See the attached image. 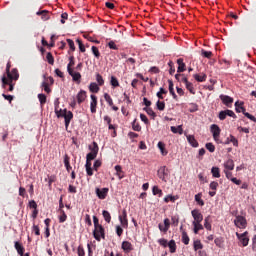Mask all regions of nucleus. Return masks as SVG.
I'll return each mask as SVG.
<instances>
[{
	"label": "nucleus",
	"instance_id": "60",
	"mask_svg": "<svg viewBox=\"0 0 256 256\" xmlns=\"http://www.w3.org/2000/svg\"><path fill=\"white\" fill-rule=\"evenodd\" d=\"M210 189H212V191H217V188L219 187V183L218 182H215V181H212L210 183Z\"/></svg>",
	"mask_w": 256,
	"mask_h": 256
},
{
	"label": "nucleus",
	"instance_id": "59",
	"mask_svg": "<svg viewBox=\"0 0 256 256\" xmlns=\"http://www.w3.org/2000/svg\"><path fill=\"white\" fill-rule=\"evenodd\" d=\"M158 243H159V245H161L162 247H167L168 244H169V242H167V239H165V238L159 239V240H158Z\"/></svg>",
	"mask_w": 256,
	"mask_h": 256
},
{
	"label": "nucleus",
	"instance_id": "57",
	"mask_svg": "<svg viewBox=\"0 0 256 256\" xmlns=\"http://www.w3.org/2000/svg\"><path fill=\"white\" fill-rule=\"evenodd\" d=\"M226 111V116L228 117H232L233 119H237V115L235 114V112H233V110H225Z\"/></svg>",
	"mask_w": 256,
	"mask_h": 256
},
{
	"label": "nucleus",
	"instance_id": "3",
	"mask_svg": "<svg viewBox=\"0 0 256 256\" xmlns=\"http://www.w3.org/2000/svg\"><path fill=\"white\" fill-rule=\"evenodd\" d=\"M90 153L87 154L86 159L88 161H93L97 157V153H99V146L97 145V142H93V147H89Z\"/></svg>",
	"mask_w": 256,
	"mask_h": 256
},
{
	"label": "nucleus",
	"instance_id": "49",
	"mask_svg": "<svg viewBox=\"0 0 256 256\" xmlns=\"http://www.w3.org/2000/svg\"><path fill=\"white\" fill-rule=\"evenodd\" d=\"M158 99H163V95H167V90H165L163 87L160 88V91L157 92Z\"/></svg>",
	"mask_w": 256,
	"mask_h": 256
},
{
	"label": "nucleus",
	"instance_id": "45",
	"mask_svg": "<svg viewBox=\"0 0 256 256\" xmlns=\"http://www.w3.org/2000/svg\"><path fill=\"white\" fill-rule=\"evenodd\" d=\"M91 49H92V53L96 57V59H99V57H101V53H99V48H97L96 46H92Z\"/></svg>",
	"mask_w": 256,
	"mask_h": 256
},
{
	"label": "nucleus",
	"instance_id": "4",
	"mask_svg": "<svg viewBox=\"0 0 256 256\" xmlns=\"http://www.w3.org/2000/svg\"><path fill=\"white\" fill-rule=\"evenodd\" d=\"M157 176L161 179V181L167 183V177H169V169L167 166H161L157 171Z\"/></svg>",
	"mask_w": 256,
	"mask_h": 256
},
{
	"label": "nucleus",
	"instance_id": "17",
	"mask_svg": "<svg viewBox=\"0 0 256 256\" xmlns=\"http://www.w3.org/2000/svg\"><path fill=\"white\" fill-rule=\"evenodd\" d=\"M188 143L191 145V147H199V142L195 139V136L193 135H187L186 136Z\"/></svg>",
	"mask_w": 256,
	"mask_h": 256
},
{
	"label": "nucleus",
	"instance_id": "7",
	"mask_svg": "<svg viewBox=\"0 0 256 256\" xmlns=\"http://www.w3.org/2000/svg\"><path fill=\"white\" fill-rule=\"evenodd\" d=\"M234 224L236 227H239V229H245V227H247V220L243 216H236Z\"/></svg>",
	"mask_w": 256,
	"mask_h": 256
},
{
	"label": "nucleus",
	"instance_id": "10",
	"mask_svg": "<svg viewBox=\"0 0 256 256\" xmlns=\"http://www.w3.org/2000/svg\"><path fill=\"white\" fill-rule=\"evenodd\" d=\"M7 77L10 79L11 82L17 81V79H19V72L17 71V69H13L11 72H9L8 68Z\"/></svg>",
	"mask_w": 256,
	"mask_h": 256
},
{
	"label": "nucleus",
	"instance_id": "31",
	"mask_svg": "<svg viewBox=\"0 0 256 256\" xmlns=\"http://www.w3.org/2000/svg\"><path fill=\"white\" fill-rule=\"evenodd\" d=\"M193 247L194 251H199V249H203V244H201V240H194Z\"/></svg>",
	"mask_w": 256,
	"mask_h": 256
},
{
	"label": "nucleus",
	"instance_id": "32",
	"mask_svg": "<svg viewBox=\"0 0 256 256\" xmlns=\"http://www.w3.org/2000/svg\"><path fill=\"white\" fill-rule=\"evenodd\" d=\"M102 215L106 223H111V214L107 210H103Z\"/></svg>",
	"mask_w": 256,
	"mask_h": 256
},
{
	"label": "nucleus",
	"instance_id": "42",
	"mask_svg": "<svg viewBox=\"0 0 256 256\" xmlns=\"http://www.w3.org/2000/svg\"><path fill=\"white\" fill-rule=\"evenodd\" d=\"M104 99L106 102H108V105L110 107H113V99L111 98V96L108 93L104 94Z\"/></svg>",
	"mask_w": 256,
	"mask_h": 256
},
{
	"label": "nucleus",
	"instance_id": "13",
	"mask_svg": "<svg viewBox=\"0 0 256 256\" xmlns=\"http://www.w3.org/2000/svg\"><path fill=\"white\" fill-rule=\"evenodd\" d=\"M68 74L70 77H72L73 81H76L77 83H81V73L74 72L73 69L69 68Z\"/></svg>",
	"mask_w": 256,
	"mask_h": 256
},
{
	"label": "nucleus",
	"instance_id": "21",
	"mask_svg": "<svg viewBox=\"0 0 256 256\" xmlns=\"http://www.w3.org/2000/svg\"><path fill=\"white\" fill-rule=\"evenodd\" d=\"M122 249L123 251H126L127 253H129V251H133V246L129 241H124L122 242Z\"/></svg>",
	"mask_w": 256,
	"mask_h": 256
},
{
	"label": "nucleus",
	"instance_id": "25",
	"mask_svg": "<svg viewBox=\"0 0 256 256\" xmlns=\"http://www.w3.org/2000/svg\"><path fill=\"white\" fill-rule=\"evenodd\" d=\"M89 90L91 93H99V85H97L95 82H92L89 85Z\"/></svg>",
	"mask_w": 256,
	"mask_h": 256
},
{
	"label": "nucleus",
	"instance_id": "44",
	"mask_svg": "<svg viewBox=\"0 0 256 256\" xmlns=\"http://www.w3.org/2000/svg\"><path fill=\"white\" fill-rule=\"evenodd\" d=\"M64 165L66 167V171H71L72 167L71 165L69 164V157L66 155L65 158H64Z\"/></svg>",
	"mask_w": 256,
	"mask_h": 256
},
{
	"label": "nucleus",
	"instance_id": "48",
	"mask_svg": "<svg viewBox=\"0 0 256 256\" xmlns=\"http://www.w3.org/2000/svg\"><path fill=\"white\" fill-rule=\"evenodd\" d=\"M96 81L100 86L105 84V80H103V76H101V74L99 73L96 74Z\"/></svg>",
	"mask_w": 256,
	"mask_h": 256
},
{
	"label": "nucleus",
	"instance_id": "2",
	"mask_svg": "<svg viewBox=\"0 0 256 256\" xmlns=\"http://www.w3.org/2000/svg\"><path fill=\"white\" fill-rule=\"evenodd\" d=\"M235 111L236 113H243L247 117V119H250V121H253V123H256V118L255 116L251 115L250 113L246 112L245 107H243L244 102H235Z\"/></svg>",
	"mask_w": 256,
	"mask_h": 256
},
{
	"label": "nucleus",
	"instance_id": "55",
	"mask_svg": "<svg viewBox=\"0 0 256 256\" xmlns=\"http://www.w3.org/2000/svg\"><path fill=\"white\" fill-rule=\"evenodd\" d=\"M230 143H233L234 147H239V141L233 135H230Z\"/></svg>",
	"mask_w": 256,
	"mask_h": 256
},
{
	"label": "nucleus",
	"instance_id": "58",
	"mask_svg": "<svg viewBox=\"0 0 256 256\" xmlns=\"http://www.w3.org/2000/svg\"><path fill=\"white\" fill-rule=\"evenodd\" d=\"M76 42L78 43L81 53H85V45H83V42L80 39H77Z\"/></svg>",
	"mask_w": 256,
	"mask_h": 256
},
{
	"label": "nucleus",
	"instance_id": "29",
	"mask_svg": "<svg viewBox=\"0 0 256 256\" xmlns=\"http://www.w3.org/2000/svg\"><path fill=\"white\" fill-rule=\"evenodd\" d=\"M203 196V194L198 193L195 195V201L198 205H200V207H203V205H205V201H203V199H201V197Z\"/></svg>",
	"mask_w": 256,
	"mask_h": 256
},
{
	"label": "nucleus",
	"instance_id": "46",
	"mask_svg": "<svg viewBox=\"0 0 256 256\" xmlns=\"http://www.w3.org/2000/svg\"><path fill=\"white\" fill-rule=\"evenodd\" d=\"M201 55L206 59H211V57L213 56V52L202 50Z\"/></svg>",
	"mask_w": 256,
	"mask_h": 256
},
{
	"label": "nucleus",
	"instance_id": "23",
	"mask_svg": "<svg viewBox=\"0 0 256 256\" xmlns=\"http://www.w3.org/2000/svg\"><path fill=\"white\" fill-rule=\"evenodd\" d=\"M2 85L3 87H5L6 85H9V91H13L14 89L13 82L8 81L7 78H5V76L2 77Z\"/></svg>",
	"mask_w": 256,
	"mask_h": 256
},
{
	"label": "nucleus",
	"instance_id": "54",
	"mask_svg": "<svg viewBox=\"0 0 256 256\" xmlns=\"http://www.w3.org/2000/svg\"><path fill=\"white\" fill-rule=\"evenodd\" d=\"M112 87H119V80H117V78L115 76L111 77V81H110Z\"/></svg>",
	"mask_w": 256,
	"mask_h": 256
},
{
	"label": "nucleus",
	"instance_id": "37",
	"mask_svg": "<svg viewBox=\"0 0 256 256\" xmlns=\"http://www.w3.org/2000/svg\"><path fill=\"white\" fill-rule=\"evenodd\" d=\"M46 59L49 65H53L55 63V58H53V54H51V52L47 53Z\"/></svg>",
	"mask_w": 256,
	"mask_h": 256
},
{
	"label": "nucleus",
	"instance_id": "62",
	"mask_svg": "<svg viewBox=\"0 0 256 256\" xmlns=\"http://www.w3.org/2000/svg\"><path fill=\"white\" fill-rule=\"evenodd\" d=\"M67 43H68L71 51H75V42H73V40H71V39H67Z\"/></svg>",
	"mask_w": 256,
	"mask_h": 256
},
{
	"label": "nucleus",
	"instance_id": "35",
	"mask_svg": "<svg viewBox=\"0 0 256 256\" xmlns=\"http://www.w3.org/2000/svg\"><path fill=\"white\" fill-rule=\"evenodd\" d=\"M182 243H184V245H189V235H187V232L185 231L182 232Z\"/></svg>",
	"mask_w": 256,
	"mask_h": 256
},
{
	"label": "nucleus",
	"instance_id": "1",
	"mask_svg": "<svg viewBox=\"0 0 256 256\" xmlns=\"http://www.w3.org/2000/svg\"><path fill=\"white\" fill-rule=\"evenodd\" d=\"M55 113H56V116L59 118V117H64V120H65V127L67 129V127H69V123H71V119H73V112L71 111H68L67 112V109H60V110H57V107H55Z\"/></svg>",
	"mask_w": 256,
	"mask_h": 256
},
{
	"label": "nucleus",
	"instance_id": "22",
	"mask_svg": "<svg viewBox=\"0 0 256 256\" xmlns=\"http://www.w3.org/2000/svg\"><path fill=\"white\" fill-rule=\"evenodd\" d=\"M169 86V93L170 95H172L173 99H175L177 101V94H175V89L173 88V81L172 80H168Z\"/></svg>",
	"mask_w": 256,
	"mask_h": 256
},
{
	"label": "nucleus",
	"instance_id": "56",
	"mask_svg": "<svg viewBox=\"0 0 256 256\" xmlns=\"http://www.w3.org/2000/svg\"><path fill=\"white\" fill-rule=\"evenodd\" d=\"M191 108H189L190 113H195V111H199V106L195 103L190 104Z\"/></svg>",
	"mask_w": 256,
	"mask_h": 256
},
{
	"label": "nucleus",
	"instance_id": "43",
	"mask_svg": "<svg viewBox=\"0 0 256 256\" xmlns=\"http://www.w3.org/2000/svg\"><path fill=\"white\" fill-rule=\"evenodd\" d=\"M132 129H133V131H141V125H139V123H137V119H135L132 122Z\"/></svg>",
	"mask_w": 256,
	"mask_h": 256
},
{
	"label": "nucleus",
	"instance_id": "47",
	"mask_svg": "<svg viewBox=\"0 0 256 256\" xmlns=\"http://www.w3.org/2000/svg\"><path fill=\"white\" fill-rule=\"evenodd\" d=\"M156 107L158 111H165V102L157 101Z\"/></svg>",
	"mask_w": 256,
	"mask_h": 256
},
{
	"label": "nucleus",
	"instance_id": "39",
	"mask_svg": "<svg viewBox=\"0 0 256 256\" xmlns=\"http://www.w3.org/2000/svg\"><path fill=\"white\" fill-rule=\"evenodd\" d=\"M158 149H160L161 155H167V151L165 150V143L158 142Z\"/></svg>",
	"mask_w": 256,
	"mask_h": 256
},
{
	"label": "nucleus",
	"instance_id": "18",
	"mask_svg": "<svg viewBox=\"0 0 256 256\" xmlns=\"http://www.w3.org/2000/svg\"><path fill=\"white\" fill-rule=\"evenodd\" d=\"M85 99H87V92H85V90H81L77 94V101L79 104H81V103H83V101H85Z\"/></svg>",
	"mask_w": 256,
	"mask_h": 256
},
{
	"label": "nucleus",
	"instance_id": "16",
	"mask_svg": "<svg viewBox=\"0 0 256 256\" xmlns=\"http://www.w3.org/2000/svg\"><path fill=\"white\" fill-rule=\"evenodd\" d=\"M235 169V162L233 159H229L224 163V170L233 171Z\"/></svg>",
	"mask_w": 256,
	"mask_h": 256
},
{
	"label": "nucleus",
	"instance_id": "15",
	"mask_svg": "<svg viewBox=\"0 0 256 256\" xmlns=\"http://www.w3.org/2000/svg\"><path fill=\"white\" fill-rule=\"evenodd\" d=\"M182 83H185L186 89H188V91L192 95H195V88H193V83L189 82V80H187V77L182 78Z\"/></svg>",
	"mask_w": 256,
	"mask_h": 256
},
{
	"label": "nucleus",
	"instance_id": "41",
	"mask_svg": "<svg viewBox=\"0 0 256 256\" xmlns=\"http://www.w3.org/2000/svg\"><path fill=\"white\" fill-rule=\"evenodd\" d=\"M60 213H62V215L59 216V223H65L67 221V214H65V210H60Z\"/></svg>",
	"mask_w": 256,
	"mask_h": 256
},
{
	"label": "nucleus",
	"instance_id": "52",
	"mask_svg": "<svg viewBox=\"0 0 256 256\" xmlns=\"http://www.w3.org/2000/svg\"><path fill=\"white\" fill-rule=\"evenodd\" d=\"M206 149H207L210 153H215V145H213V143H211V142L206 143Z\"/></svg>",
	"mask_w": 256,
	"mask_h": 256
},
{
	"label": "nucleus",
	"instance_id": "14",
	"mask_svg": "<svg viewBox=\"0 0 256 256\" xmlns=\"http://www.w3.org/2000/svg\"><path fill=\"white\" fill-rule=\"evenodd\" d=\"M90 111L91 113H97V96L91 95Z\"/></svg>",
	"mask_w": 256,
	"mask_h": 256
},
{
	"label": "nucleus",
	"instance_id": "20",
	"mask_svg": "<svg viewBox=\"0 0 256 256\" xmlns=\"http://www.w3.org/2000/svg\"><path fill=\"white\" fill-rule=\"evenodd\" d=\"M178 63V69H177V73H183L185 71V67L186 65L183 63V58H179L177 60Z\"/></svg>",
	"mask_w": 256,
	"mask_h": 256
},
{
	"label": "nucleus",
	"instance_id": "34",
	"mask_svg": "<svg viewBox=\"0 0 256 256\" xmlns=\"http://www.w3.org/2000/svg\"><path fill=\"white\" fill-rule=\"evenodd\" d=\"M211 216H208L204 219V227L207 231H211V223H209Z\"/></svg>",
	"mask_w": 256,
	"mask_h": 256
},
{
	"label": "nucleus",
	"instance_id": "19",
	"mask_svg": "<svg viewBox=\"0 0 256 256\" xmlns=\"http://www.w3.org/2000/svg\"><path fill=\"white\" fill-rule=\"evenodd\" d=\"M14 247H15V249H16L18 255H20V256H23V255H24V253H25V248L23 247V245H21V243L15 242Z\"/></svg>",
	"mask_w": 256,
	"mask_h": 256
},
{
	"label": "nucleus",
	"instance_id": "63",
	"mask_svg": "<svg viewBox=\"0 0 256 256\" xmlns=\"http://www.w3.org/2000/svg\"><path fill=\"white\" fill-rule=\"evenodd\" d=\"M165 203H169V201L175 202V196L168 195L164 198Z\"/></svg>",
	"mask_w": 256,
	"mask_h": 256
},
{
	"label": "nucleus",
	"instance_id": "36",
	"mask_svg": "<svg viewBox=\"0 0 256 256\" xmlns=\"http://www.w3.org/2000/svg\"><path fill=\"white\" fill-rule=\"evenodd\" d=\"M153 195H159L161 197L163 195V190L159 189L158 186H154L152 188Z\"/></svg>",
	"mask_w": 256,
	"mask_h": 256
},
{
	"label": "nucleus",
	"instance_id": "26",
	"mask_svg": "<svg viewBox=\"0 0 256 256\" xmlns=\"http://www.w3.org/2000/svg\"><path fill=\"white\" fill-rule=\"evenodd\" d=\"M211 173H212V176L216 179H219V177H221V172L219 170V167H212Z\"/></svg>",
	"mask_w": 256,
	"mask_h": 256
},
{
	"label": "nucleus",
	"instance_id": "9",
	"mask_svg": "<svg viewBox=\"0 0 256 256\" xmlns=\"http://www.w3.org/2000/svg\"><path fill=\"white\" fill-rule=\"evenodd\" d=\"M247 232H244L240 234L239 232H236V237L241 241L243 247H247L249 245V238L246 237Z\"/></svg>",
	"mask_w": 256,
	"mask_h": 256
},
{
	"label": "nucleus",
	"instance_id": "38",
	"mask_svg": "<svg viewBox=\"0 0 256 256\" xmlns=\"http://www.w3.org/2000/svg\"><path fill=\"white\" fill-rule=\"evenodd\" d=\"M171 226V221L169 218L164 219V233H167L169 231V227Z\"/></svg>",
	"mask_w": 256,
	"mask_h": 256
},
{
	"label": "nucleus",
	"instance_id": "24",
	"mask_svg": "<svg viewBox=\"0 0 256 256\" xmlns=\"http://www.w3.org/2000/svg\"><path fill=\"white\" fill-rule=\"evenodd\" d=\"M171 131L172 133H175V134H179V135H183V126L182 125H179L178 127H175V126H171Z\"/></svg>",
	"mask_w": 256,
	"mask_h": 256
},
{
	"label": "nucleus",
	"instance_id": "12",
	"mask_svg": "<svg viewBox=\"0 0 256 256\" xmlns=\"http://www.w3.org/2000/svg\"><path fill=\"white\" fill-rule=\"evenodd\" d=\"M107 193H109V188H96V195L98 199H105V197H107Z\"/></svg>",
	"mask_w": 256,
	"mask_h": 256
},
{
	"label": "nucleus",
	"instance_id": "6",
	"mask_svg": "<svg viewBox=\"0 0 256 256\" xmlns=\"http://www.w3.org/2000/svg\"><path fill=\"white\" fill-rule=\"evenodd\" d=\"M210 131L213 135L214 141L219 143V136L221 135V128H219V126L217 124H212L210 126Z\"/></svg>",
	"mask_w": 256,
	"mask_h": 256
},
{
	"label": "nucleus",
	"instance_id": "50",
	"mask_svg": "<svg viewBox=\"0 0 256 256\" xmlns=\"http://www.w3.org/2000/svg\"><path fill=\"white\" fill-rule=\"evenodd\" d=\"M218 119H220V121H225V119H227V112L225 110L220 111Z\"/></svg>",
	"mask_w": 256,
	"mask_h": 256
},
{
	"label": "nucleus",
	"instance_id": "61",
	"mask_svg": "<svg viewBox=\"0 0 256 256\" xmlns=\"http://www.w3.org/2000/svg\"><path fill=\"white\" fill-rule=\"evenodd\" d=\"M42 87L46 93H51V88H49V84H47V82H42Z\"/></svg>",
	"mask_w": 256,
	"mask_h": 256
},
{
	"label": "nucleus",
	"instance_id": "33",
	"mask_svg": "<svg viewBox=\"0 0 256 256\" xmlns=\"http://www.w3.org/2000/svg\"><path fill=\"white\" fill-rule=\"evenodd\" d=\"M194 79L198 81V83H203L205 79H207V75L203 74L202 76H199V74L193 75Z\"/></svg>",
	"mask_w": 256,
	"mask_h": 256
},
{
	"label": "nucleus",
	"instance_id": "11",
	"mask_svg": "<svg viewBox=\"0 0 256 256\" xmlns=\"http://www.w3.org/2000/svg\"><path fill=\"white\" fill-rule=\"evenodd\" d=\"M220 99L226 107H231V105H233V98L230 96L221 94Z\"/></svg>",
	"mask_w": 256,
	"mask_h": 256
},
{
	"label": "nucleus",
	"instance_id": "27",
	"mask_svg": "<svg viewBox=\"0 0 256 256\" xmlns=\"http://www.w3.org/2000/svg\"><path fill=\"white\" fill-rule=\"evenodd\" d=\"M168 247L170 249V253H175L177 251V244L175 243V240H170Z\"/></svg>",
	"mask_w": 256,
	"mask_h": 256
},
{
	"label": "nucleus",
	"instance_id": "64",
	"mask_svg": "<svg viewBox=\"0 0 256 256\" xmlns=\"http://www.w3.org/2000/svg\"><path fill=\"white\" fill-rule=\"evenodd\" d=\"M168 65H169V67H170L169 73H170L171 75H173V74L175 73V67H173V61H170V62L168 63Z\"/></svg>",
	"mask_w": 256,
	"mask_h": 256
},
{
	"label": "nucleus",
	"instance_id": "53",
	"mask_svg": "<svg viewBox=\"0 0 256 256\" xmlns=\"http://www.w3.org/2000/svg\"><path fill=\"white\" fill-rule=\"evenodd\" d=\"M69 64L67 65V71H69V69H73L71 67H73V65H75V57L73 56H70L69 57Z\"/></svg>",
	"mask_w": 256,
	"mask_h": 256
},
{
	"label": "nucleus",
	"instance_id": "8",
	"mask_svg": "<svg viewBox=\"0 0 256 256\" xmlns=\"http://www.w3.org/2000/svg\"><path fill=\"white\" fill-rule=\"evenodd\" d=\"M191 215L194 219L192 223H201L203 221V214L197 209L191 211Z\"/></svg>",
	"mask_w": 256,
	"mask_h": 256
},
{
	"label": "nucleus",
	"instance_id": "5",
	"mask_svg": "<svg viewBox=\"0 0 256 256\" xmlns=\"http://www.w3.org/2000/svg\"><path fill=\"white\" fill-rule=\"evenodd\" d=\"M93 236L96 241H101V237L105 239V228H103V226H97L94 228Z\"/></svg>",
	"mask_w": 256,
	"mask_h": 256
},
{
	"label": "nucleus",
	"instance_id": "40",
	"mask_svg": "<svg viewBox=\"0 0 256 256\" xmlns=\"http://www.w3.org/2000/svg\"><path fill=\"white\" fill-rule=\"evenodd\" d=\"M38 99L41 105H45L47 103V96L45 94H38Z\"/></svg>",
	"mask_w": 256,
	"mask_h": 256
},
{
	"label": "nucleus",
	"instance_id": "51",
	"mask_svg": "<svg viewBox=\"0 0 256 256\" xmlns=\"http://www.w3.org/2000/svg\"><path fill=\"white\" fill-rule=\"evenodd\" d=\"M119 221L122 225V227H128L129 225V222L127 221V218H123V216H119Z\"/></svg>",
	"mask_w": 256,
	"mask_h": 256
},
{
	"label": "nucleus",
	"instance_id": "28",
	"mask_svg": "<svg viewBox=\"0 0 256 256\" xmlns=\"http://www.w3.org/2000/svg\"><path fill=\"white\" fill-rule=\"evenodd\" d=\"M115 171H116V175L119 179H123V177H125V175L123 174V170H122L120 165L115 166Z\"/></svg>",
	"mask_w": 256,
	"mask_h": 256
},
{
	"label": "nucleus",
	"instance_id": "30",
	"mask_svg": "<svg viewBox=\"0 0 256 256\" xmlns=\"http://www.w3.org/2000/svg\"><path fill=\"white\" fill-rule=\"evenodd\" d=\"M192 225L194 226L195 235H197V233L203 229V225L201 223L192 222Z\"/></svg>",
	"mask_w": 256,
	"mask_h": 256
}]
</instances>
